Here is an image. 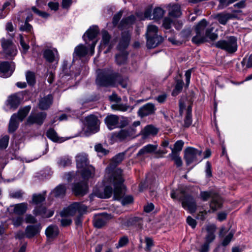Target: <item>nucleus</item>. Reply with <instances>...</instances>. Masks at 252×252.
Segmentation results:
<instances>
[{
    "mask_svg": "<svg viewBox=\"0 0 252 252\" xmlns=\"http://www.w3.org/2000/svg\"><path fill=\"white\" fill-rule=\"evenodd\" d=\"M88 52V49L86 46L83 44H80L75 48L73 57H83L87 54Z\"/></svg>",
    "mask_w": 252,
    "mask_h": 252,
    "instance_id": "2f4dec72",
    "label": "nucleus"
},
{
    "mask_svg": "<svg viewBox=\"0 0 252 252\" xmlns=\"http://www.w3.org/2000/svg\"><path fill=\"white\" fill-rule=\"evenodd\" d=\"M111 219V216L106 213L95 215L94 219V226L96 228H101Z\"/></svg>",
    "mask_w": 252,
    "mask_h": 252,
    "instance_id": "6ab92c4d",
    "label": "nucleus"
},
{
    "mask_svg": "<svg viewBox=\"0 0 252 252\" xmlns=\"http://www.w3.org/2000/svg\"><path fill=\"white\" fill-rule=\"evenodd\" d=\"M165 11L160 7H156L153 11V18L155 20L161 19L164 15Z\"/></svg>",
    "mask_w": 252,
    "mask_h": 252,
    "instance_id": "37998d69",
    "label": "nucleus"
},
{
    "mask_svg": "<svg viewBox=\"0 0 252 252\" xmlns=\"http://www.w3.org/2000/svg\"><path fill=\"white\" fill-rule=\"evenodd\" d=\"M172 22L173 21L170 18L166 17L163 20L162 26L165 29H170Z\"/></svg>",
    "mask_w": 252,
    "mask_h": 252,
    "instance_id": "338daca9",
    "label": "nucleus"
},
{
    "mask_svg": "<svg viewBox=\"0 0 252 252\" xmlns=\"http://www.w3.org/2000/svg\"><path fill=\"white\" fill-rule=\"evenodd\" d=\"M15 70V66L12 63L2 62L0 63V76L3 78L10 77Z\"/></svg>",
    "mask_w": 252,
    "mask_h": 252,
    "instance_id": "2eb2a0df",
    "label": "nucleus"
},
{
    "mask_svg": "<svg viewBox=\"0 0 252 252\" xmlns=\"http://www.w3.org/2000/svg\"><path fill=\"white\" fill-rule=\"evenodd\" d=\"M126 55L124 53L116 55V61L118 64L124 63L126 62Z\"/></svg>",
    "mask_w": 252,
    "mask_h": 252,
    "instance_id": "13d9d810",
    "label": "nucleus"
},
{
    "mask_svg": "<svg viewBox=\"0 0 252 252\" xmlns=\"http://www.w3.org/2000/svg\"><path fill=\"white\" fill-rule=\"evenodd\" d=\"M45 199L44 194L41 193L33 194L32 197V203L38 205L43 202Z\"/></svg>",
    "mask_w": 252,
    "mask_h": 252,
    "instance_id": "c03bdc74",
    "label": "nucleus"
},
{
    "mask_svg": "<svg viewBox=\"0 0 252 252\" xmlns=\"http://www.w3.org/2000/svg\"><path fill=\"white\" fill-rule=\"evenodd\" d=\"M201 199L206 201L211 198V200L210 202V207L214 212L218 209L221 208L222 204L221 197L217 193L212 191H201L200 193Z\"/></svg>",
    "mask_w": 252,
    "mask_h": 252,
    "instance_id": "39448f33",
    "label": "nucleus"
},
{
    "mask_svg": "<svg viewBox=\"0 0 252 252\" xmlns=\"http://www.w3.org/2000/svg\"><path fill=\"white\" fill-rule=\"evenodd\" d=\"M128 238L127 236H124L120 238L118 244H116V248L119 249L125 246L128 243Z\"/></svg>",
    "mask_w": 252,
    "mask_h": 252,
    "instance_id": "6e6d98bb",
    "label": "nucleus"
},
{
    "mask_svg": "<svg viewBox=\"0 0 252 252\" xmlns=\"http://www.w3.org/2000/svg\"><path fill=\"white\" fill-rule=\"evenodd\" d=\"M66 191V187L64 185H59L53 190L51 194L56 197H63Z\"/></svg>",
    "mask_w": 252,
    "mask_h": 252,
    "instance_id": "4c0bfd02",
    "label": "nucleus"
},
{
    "mask_svg": "<svg viewBox=\"0 0 252 252\" xmlns=\"http://www.w3.org/2000/svg\"><path fill=\"white\" fill-rule=\"evenodd\" d=\"M213 31L214 28L213 27H208L206 29L204 34L205 41H207V38H209L211 40H215L218 38V34L213 32Z\"/></svg>",
    "mask_w": 252,
    "mask_h": 252,
    "instance_id": "ea45409f",
    "label": "nucleus"
},
{
    "mask_svg": "<svg viewBox=\"0 0 252 252\" xmlns=\"http://www.w3.org/2000/svg\"><path fill=\"white\" fill-rule=\"evenodd\" d=\"M19 122L20 121L17 119L16 114H13L11 117L9 124L8 131L9 132H13L17 129Z\"/></svg>",
    "mask_w": 252,
    "mask_h": 252,
    "instance_id": "72a5a7b5",
    "label": "nucleus"
},
{
    "mask_svg": "<svg viewBox=\"0 0 252 252\" xmlns=\"http://www.w3.org/2000/svg\"><path fill=\"white\" fill-rule=\"evenodd\" d=\"M156 110L154 104L148 103L139 108L138 113L140 116L143 117L154 114Z\"/></svg>",
    "mask_w": 252,
    "mask_h": 252,
    "instance_id": "aec40b11",
    "label": "nucleus"
},
{
    "mask_svg": "<svg viewBox=\"0 0 252 252\" xmlns=\"http://www.w3.org/2000/svg\"><path fill=\"white\" fill-rule=\"evenodd\" d=\"M135 17L134 15H130L125 19H123L121 22V24L123 26L130 25L134 23Z\"/></svg>",
    "mask_w": 252,
    "mask_h": 252,
    "instance_id": "8fccbe9b",
    "label": "nucleus"
},
{
    "mask_svg": "<svg viewBox=\"0 0 252 252\" xmlns=\"http://www.w3.org/2000/svg\"><path fill=\"white\" fill-rule=\"evenodd\" d=\"M87 210V207L80 202H74L71 204L67 208L64 209L61 212L62 217L68 216H73L78 212L80 216L86 213Z\"/></svg>",
    "mask_w": 252,
    "mask_h": 252,
    "instance_id": "0eeeda50",
    "label": "nucleus"
},
{
    "mask_svg": "<svg viewBox=\"0 0 252 252\" xmlns=\"http://www.w3.org/2000/svg\"><path fill=\"white\" fill-rule=\"evenodd\" d=\"M183 207L189 213H194L196 210V202L191 196H185L182 200Z\"/></svg>",
    "mask_w": 252,
    "mask_h": 252,
    "instance_id": "dca6fc26",
    "label": "nucleus"
},
{
    "mask_svg": "<svg viewBox=\"0 0 252 252\" xmlns=\"http://www.w3.org/2000/svg\"><path fill=\"white\" fill-rule=\"evenodd\" d=\"M136 134V128L129 127L127 129H121L119 132H114L112 136L115 140L122 141Z\"/></svg>",
    "mask_w": 252,
    "mask_h": 252,
    "instance_id": "ddd939ff",
    "label": "nucleus"
},
{
    "mask_svg": "<svg viewBox=\"0 0 252 252\" xmlns=\"http://www.w3.org/2000/svg\"><path fill=\"white\" fill-rule=\"evenodd\" d=\"M208 25V22L205 19L201 20L195 27L196 35L192 38V41L196 44H200L205 42L204 31Z\"/></svg>",
    "mask_w": 252,
    "mask_h": 252,
    "instance_id": "1a4fd4ad",
    "label": "nucleus"
},
{
    "mask_svg": "<svg viewBox=\"0 0 252 252\" xmlns=\"http://www.w3.org/2000/svg\"><path fill=\"white\" fill-rule=\"evenodd\" d=\"M128 226H135L138 228H141L143 225V220L141 218L138 217H132L127 221Z\"/></svg>",
    "mask_w": 252,
    "mask_h": 252,
    "instance_id": "c9c22d12",
    "label": "nucleus"
},
{
    "mask_svg": "<svg viewBox=\"0 0 252 252\" xmlns=\"http://www.w3.org/2000/svg\"><path fill=\"white\" fill-rule=\"evenodd\" d=\"M87 131L90 133H94L99 130V121L94 115H90L85 118Z\"/></svg>",
    "mask_w": 252,
    "mask_h": 252,
    "instance_id": "4468645a",
    "label": "nucleus"
},
{
    "mask_svg": "<svg viewBox=\"0 0 252 252\" xmlns=\"http://www.w3.org/2000/svg\"><path fill=\"white\" fill-rule=\"evenodd\" d=\"M47 114L45 112H40L37 114H31L27 119V123L28 124H36L38 125H41L45 119H46Z\"/></svg>",
    "mask_w": 252,
    "mask_h": 252,
    "instance_id": "a211bd4d",
    "label": "nucleus"
},
{
    "mask_svg": "<svg viewBox=\"0 0 252 252\" xmlns=\"http://www.w3.org/2000/svg\"><path fill=\"white\" fill-rule=\"evenodd\" d=\"M71 158L68 156H64L59 158L58 160V166L61 167H65L71 164Z\"/></svg>",
    "mask_w": 252,
    "mask_h": 252,
    "instance_id": "a19ab883",
    "label": "nucleus"
},
{
    "mask_svg": "<svg viewBox=\"0 0 252 252\" xmlns=\"http://www.w3.org/2000/svg\"><path fill=\"white\" fill-rule=\"evenodd\" d=\"M54 213L53 210H47L46 207L43 206H36L33 210V213L35 216H40L42 218H50L53 215Z\"/></svg>",
    "mask_w": 252,
    "mask_h": 252,
    "instance_id": "4be33fe9",
    "label": "nucleus"
},
{
    "mask_svg": "<svg viewBox=\"0 0 252 252\" xmlns=\"http://www.w3.org/2000/svg\"><path fill=\"white\" fill-rule=\"evenodd\" d=\"M41 229L42 226L40 223L29 225L27 226L25 229V235L28 238H32L34 236L38 235L40 234Z\"/></svg>",
    "mask_w": 252,
    "mask_h": 252,
    "instance_id": "f3484780",
    "label": "nucleus"
},
{
    "mask_svg": "<svg viewBox=\"0 0 252 252\" xmlns=\"http://www.w3.org/2000/svg\"><path fill=\"white\" fill-rule=\"evenodd\" d=\"M207 234L204 238V243L201 245L199 252H208L210 245L216 238L215 234L216 226L214 224L208 225L206 226Z\"/></svg>",
    "mask_w": 252,
    "mask_h": 252,
    "instance_id": "6e6552de",
    "label": "nucleus"
},
{
    "mask_svg": "<svg viewBox=\"0 0 252 252\" xmlns=\"http://www.w3.org/2000/svg\"><path fill=\"white\" fill-rule=\"evenodd\" d=\"M59 233L58 228L57 226L51 225L49 226L45 230L46 236L49 238L56 237Z\"/></svg>",
    "mask_w": 252,
    "mask_h": 252,
    "instance_id": "e433bc0d",
    "label": "nucleus"
},
{
    "mask_svg": "<svg viewBox=\"0 0 252 252\" xmlns=\"http://www.w3.org/2000/svg\"><path fill=\"white\" fill-rule=\"evenodd\" d=\"M46 136L53 141L58 142L59 141V138L58 136L57 132L52 128H49L47 130L46 132Z\"/></svg>",
    "mask_w": 252,
    "mask_h": 252,
    "instance_id": "49530a36",
    "label": "nucleus"
},
{
    "mask_svg": "<svg viewBox=\"0 0 252 252\" xmlns=\"http://www.w3.org/2000/svg\"><path fill=\"white\" fill-rule=\"evenodd\" d=\"M158 28L153 25L147 27L146 37L147 46L148 48H154L158 46L163 41V38L158 33Z\"/></svg>",
    "mask_w": 252,
    "mask_h": 252,
    "instance_id": "20e7f679",
    "label": "nucleus"
},
{
    "mask_svg": "<svg viewBox=\"0 0 252 252\" xmlns=\"http://www.w3.org/2000/svg\"><path fill=\"white\" fill-rule=\"evenodd\" d=\"M20 103V98L16 94H12L8 97L6 105L10 108L16 109Z\"/></svg>",
    "mask_w": 252,
    "mask_h": 252,
    "instance_id": "cd10ccee",
    "label": "nucleus"
},
{
    "mask_svg": "<svg viewBox=\"0 0 252 252\" xmlns=\"http://www.w3.org/2000/svg\"><path fill=\"white\" fill-rule=\"evenodd\" d=\"M234 18H235L234 14L226 12H221L215 16V18L217 19L220 24L223 25H226L230 19H233Z\"/></svg>",
    "mask_w": 252,
    "mask_h": 252,
    "instance_id": "a878e982",
    "label": "nucleus"
},
{
    "mask_svg": "<svg viewBox=\"0 0 252 252\" xmlns=\"http://www.w3.org/2000/svg\"><path fill=\"white\" fill-rule=\"evenodd\" d=\"M111 108L114 110H117L122 112H125L128 110L130 106L126 104L116 103L111 105Z\"/></svg>",
    "mask_w": 252,
    "mask_h": 252,
    "instance_id": "a18cd8bd",
    "label": "nucleus"
},
{
    "mask_svg": "<svg viewBox=\"0 0 252 252\" xmlns=\"http://www.w3.org/2000/svg\"><path fill=\"white\" fill-rule=\"evenodd\" d=\"M237 38L230 36L225 40H220L215 43V46L229 53L235 52L237 50Z\"/></svg>",
    "mask_w": 252,
    "mask_h": 252,
    "instance_id": "423d86ee",
    "label": "nucleus"
},
{
    "mask_svg": "<svg viewBox=\"0 0 252 252\" xmlns=\"http://www.w3.org/2000/svg\"><path fill=\"white\" fill-rule=\"evenodd\" d=\"M169 15L173 17H179L182 15L181 7L179 4L173 5L169 12Z\"/></svg>",
    "mask_w": 252,
    "mask_h": 252,
    "instance_id": "79ce46f5",
    "label": "nucleus"
},
{
    "mask_svg": "<svg viewBox=\"0 0 252 252\" xmlns=\"http://www.w3.org/2000/svg\"><path fill=\"white\" fill-rule=\"evenodd\" d=\"M26 80L29 85H33L35 83V74L32 71H28L26 74Z\"/></svg>",
    "mask_w": 252,
    "mask_h": 252,
    "instance_id": "de8ad7c7",
    "label": "nucleus"
},
{
    "mask_svg": "<svg viewBox=\"0 0 252 252\" xmlns=\"http://www.w3.org/2000/svg\"><path fill=\"white\" fill-rule=\"evenodd\" d=\"M219 4L217 6L218 10H221L226 7L231 3H229V0H219Z\"/></svg>",
    "mask_w": 252,
    "mask_h": 252,
    "instance_id": "0e129e2a",
    "label": "nucleus"
},
{
    "mask_svg": "<svg viewBox=\"0 0 252 252\" xmlns=\"http://www.w3.org/2000/svg\"><path fill=\"white\" fill-rule=\"evenodd\" d=\"M76 166L82 178L87 180L92 178L95 174L94 168L89 164L88 156L85 153L78 154L76 157Z\"/></svg>",
    "mask_w": 252,
    "mask_h": 252,
    "instance_id": "7ed1b4c3",
    "label": "nucleus"
},
{
    "mask_svg": "<svg viewBox=\"0 0 252 252\" xmlns=\"http://www.w3.org/2000/svg\"><path fill=\"white\" fill-rule=\"evenodd\" d=\"M118 81L123 88H126L127 84L126 80L121 81L119 73L109 69L97 71L96 83L98 86H113Z\"/></svg>",
    "mask_w": 252,
    "mask_h": 252,
    "instance_id": "f03ea898",
    "label": "nucleus"
},
{
    "mask_svg": "<svg viewBox=\"0 0 252 252\" xmlns=\"http://www.w3.org/2000/svg\"><path fill=\"white\" fill-rule=\"evenodd\" d=\"M43 56L49 63H52L58 60V53L56 49H46L43 52Z\"/></svg>",
    "mask_w": 252,
    "mask_h": 252,
    "instance_id": "393cba45",
    "label": "nucleus"
},
{
    "mask_svg": "<svg viewBox=\"0 0 252 252\" xmlns=\"http://www.w3.org/2000/svg\"><path fill=\"white\" fill-rule=\"evenodd\" d=\"M25 221L27 223H35L37 221L35 217L31 214H28L25 217Z\"/></svg>",
    "mask_w": 252,
    "mask_h": 252,
    "instance_id": "774afa93",
    "label": "nucleus"
},
{
    "mask_svg": "<svg viewBox=\"0 0 252 252\" xmlns=\"http://www.w3.org/2000/svg\"><path fill=\"white\" fill-rule=\"evenodd\" d=\"M10 6L12 7H15V2L13 0H8L6 1L0 8V19L5 17L6 15V11L9 9L8 7Z\"/></svg>",
    "mask_w": 252,
    "mask_h": 252,
    "instance_id": "f704fd0d",
    "label": "nucleus"
},
{
    "mask_svg": "<svg viewBox=\"0 0 252 252\" xmlns=\"http://www.w3.org/2000/svg\"><path fill=\"white\" fill-rule=\"evenodd\" d=\"M31 110V106H26L20 109L17 113H16L17 115V119L20 121H22L23 119L27 116L29 112Z\"/></svg>",
    "mask_w": 252,
    "mask_h": 252,
    "instance_id": "58836bf2",
    "label": "nucleus"
},
{
    "mask_svg": "<svg viewBox=\"0 0 252 252\" xmlns=\"http://www.w3.org/2000/svg\"><path fill=\"white\" fill-rule=\"evenodd\" d=\"M130 34L128 32H124L122 34V38L119 44V49L126 48L129 43Z\"/></svg>",
    "mask_w": 252,
    "mask_h": 252,
    "instance_id": "7c9ffc66",
    "label": "nucleus"
},
{
    "mask_svg": "<svg viewBox=\"0 0 252 252\" xmlns=\"http://www.w3.org/2000/svg\"><path fill=\"white\" fill-rule=\"evenodd\" d=\"M20 43L23 49V52L26 53L29 49V46L24 41V37L22 34H20Z\"/></svg>",
    "mask_w": 252,
    "mask_h": 252,
    "instance_id": "e2e57ef3",
    "label": "nucleus"
},
{
    "mask_svg": "<svg viewBox=\"0 0 252 252\" xmlns=\"http://www.w3.org/2000/svg\"><path fill=\"white\" fill-rule=\"evenodd\" d=\"M19 30L20 31L25 32H32V27L31 25L29 24L28 18L26 19L24 24L20 26Z\"/></svg>",
    "mask_w": 252,
    "mask_h": 252,
    "instance_id": "09e8293b",
    "label": "nucleus"
},
{
    "mask_svg": "<svg viewBox=\"0 0 252 252\" xmlns=\"http://www.w3.org/2000/svg\"><path fill=\"white\" fill-rule=\"evenodd\" d=\"M72 191L76 196H83L88 192V186L86 183L81 182L77 183L73 186Z\"/></svg>",
    "mask_w": 252,
    "mask_h": 252,
    "instance_id": "412c9836",
    "label": "nucleus"
},
{
    "mask_svg": "<svg viewBox=\"0 0 252 252\" xmlns=\"http://www.w3.org/2000/svg\"><path fill=\"white\" fill-rule=\"evenodd\" d=\"M202 154V151L194 148L189 147L185 150L184 158L187 164L189 165L193 162H197L198 157Z\"/></svg>",
    "mask_w": 252,
    "mask_h": 252,
    "instance_id": "f8f14e48",
    "label": "nucleus"
},
{
    "mask_svg": "<svg viewBox=\"0 0 252 252\" xmlns=\"http://www.w3.org/2000/svg\"><path fill=\"white\" fill-rule=\"evenodd\" d=\"M99 32V30L97 26H93L90 27V28L86 31L83 38L86 41V43H88V40L86 39L88 38L89 41L93 40L97 36Z\"/></svg>",
    "mask_w": 252,
    "mask_h": 252,
    "instance_id": "b1692460",
    "label": "nucleus"
},
{
    "mask_svg": "<svg viewBox=\"0 0 252 252\" xmlns=\"http://www.w3.org/2000/svg\"><path fill=\"white\" fill-rule=\"evenodd\" d=\"M184 145V142L182 140H179L175 143L174 147L170 146V149L177 152H180L182 150Z\"/></svg>",
    "mask_w": 252,
    "mask_h": 252,
    "instance_id": "4d7b16f0",
    "label": "nucleus"
},
{
    "mask_svg": "<svg viewBox=\"0 0 252 252\" xmlns=\"http://www.w3.org/2000/svg\"><path fill=\"white\" fill-rule=\"evenodd\" d=\"M105 185H106L104 189L103 192H99L97 191L95 192L94 193L96 196H97L99 198H108L111 197L112 194V193H114V198L115 199L119 200L122 198L124 194V189L125 186L123 184V187L122 188V192L123 194L120 197H117L115 195V187L114 185L112 183H108L105 180V178L103 180Z\"/></svg>",
    "mask_w": 252,
    "mask_h": 252,
    "instance_id": "9d476101",
    "label": "nucleus"
},
{
    "mask_svg": "<svg viewBox=\"0 0 252 252\" xmlns=\"http://www.w3.org/2000/svg\"><path fill=\"white\" fill-rule=\"evenodd\" d=\"M12 223L15 227H18L22 225L23 219L21 217H17L11 219Z\"/></svg>",
    "mask_w": 252,
    "mask_h": 252,
    "instance_id": "680f3d73",
    "label": "nucleus"
},
{
    "mask_svg": "<svg viewBox=\"0 0 252 252\" xmlns=\"http://www.w3.org/2000/svg\"><path fill=\"white\" fill-rule=\"evenodd\" d=\"M109 129L112 130L119 127V117L115 115H110L107 116L104 120Z\"/></svg>",
    "mask_w": 252,
    "mask_h": 252,
    "instance_id": "5701e85b",
    "label": "nucleus"
},
{
    "mask_svg": "<svg viewBox=\"0 0 252 252\" xmlns=\"http://www.w3.org/2000/svg\"><path fill=\"white\" fill-rule=\"evenodd\" d=\"M125 153H120L113 157L105 169V180L112 183L115 187V195L120 197L123 194L122 188L125 181L123 170L116 166L124 159Z\"/></svg>",
    "mask_w": 252,
    "mask_h": 252,
    "instance_id": "f257e3e1",
    "label": "nucleus"
},
{
    "mask_svg": "<svg viewBox=\"0 0 252 252\" xmlns=\"http://www.w3.org/2000/svg\"><path fill=\"white\" fill-rule=\"evenodd\" d=\"M192 123L191 112L190 107L188 108V111L185 119L184 120V125L186 127H189Z\"/></svg>",
    "mask_w": 252,
    "mask_h": 252,
    "instance_id": "864d4df0",
    "label": "nucleus"
},
{
    "mask_svg": "<svg viewBox=\"0 0 252 252\" xmlns=\"http://www.w3.org/2000/svg\"><path fill=\"white\" fill-rule=\"evenodd\" d=\"M184 82L182 80H178L176 82L174 90L172 93L173 96L177 95L179 92L182 90Z\"/></svg>",
    "mask_w": 252,
    "mask_h": 252,
    "instance_id": "603ef678",
    "label": "nucleus"
},
{
    "mask_svg": "<svg viewBox=\"0 0 252 252\" xmlns=\"http://www.w3.org/2000/svg\"><path fill=\"white\" fill-rule=\"evenodd\" d=\"M9 136L5 135L0 139V149H5L8 144Z\"/></svg>",
    "mask_w": 252,
    "mask_h": 252,
    "instance_id": "bf43d9fd",
    "label": "nucleus"
},
{
    "mask_svg": "<svg viewBox=\"0 0 252 252\" xmlns=\"http://www.w3.org/2000/svg\"><path fill=\"white\" fill-rule=\"evenodd\" d=\"M13 212L17 215H23L25 213L28 209V204L26 202L13 205Z\"/></svg>",
    "mask_w": 252,
    "mask_h": 252,
    "instance_id": "473e14b6",
    "label": "nucleus"
},
{
    "mask_svg": "<svg viewBox=\"0 0 252 252\" xmlns=\"http://www.w3.org/2000/svg\"><path fill=\"white\" fill-rule=\"evenodd\" d=\"M32 9L34 13H35L36 14H37V15H38L39 16H40L43 18H47L50 15L48 13H47L46 12L41 11L39 10L38 9H37L34 6L32 7Z\"/></svg>",
    "mask_w": 252,
    "mask_h": 252,
    "instance_id": "69168bd1",
    "label": "nucleus"
},
{
    "mask_svg": "<svg viewBox=\"0 0 252 252\" xmlns=\"http://www.w3.org/2000/svg\"><path fill=\"white\" fill-rule=\"evenodd\" d=\"M110 38V35L109 34L108 32L106 31H103L102 32L101 45H107L109 42Z\"/></svg>",
    "mask_w": 252,
    "mask_h": 252,
    "instance_id": "3c124183",
    "label": "nucleus"
},
{
    "mask_svg": "<svg viewBox=\"0 0 252 252\" xmlns=\"http://www.w3.org/2000/svg\"><path fill=\"white\" fill-rule=\"evenodd\" d=\"M158 132V129L152 125H148L141 130L140 134L144 138L150 135H155Z\"/></svg>",
    "mask_w": 252,
    "mask_h": 252,
    "instance_id": "c85d7f7f",
    "label": "nucleus"
},
{
    "mask_svg": "<svg viewBox=\"0 0 252 252\" xmlns=\"http://www.w3.org/2000/svg\"><path fill=\"white\" fill-rule=\"evenodd\" d=\"M234 235V232L232 231H231L229 233V234L224 238V240H223L222 242V245L223 246H227L230 241H231Z\"/></svg>",
    "mask_w": 252,
    "mask_h": 252,
    "instance_id": "052dcab7",
    "label": "nucleus"
},
{
    "mask_svg": "<svg viewBox=\"0 0 252 252\" xmlns=\"http://www.w3.org/2000/svg\"><path fill=\"white\" fill-rule=\"evenodd\" d=\"M3 52L7 58L12 59L17 54L16 45L10 39H2L1 40Z\"/></svg>",
    "mask_w": 252,
    "mask_h": 252,
    "instance_id": "9b49d317",
    "label": "nucleus"
},
{
    "mask_svg": "<svg viewBox=\"0 0 252 252\" xmlns=\"http://www.w3.org/2000/svg\"><path fill=\"white\" fill-rule=\"evenodd\" d=\"M53 102V96L51 94L41 98L39 100L38 106L41 110H47L52 105Z\"/></svg>",
    "mask_w": 252,
    "mask_h": 252,
    "instance_id": "bb28decb",
    "label": "nucleus"
},
{
    "mask_svg": "<svg viewBox=\"0 0 252 252\" xmlns=\"http://www.w3.org/2000/svg\"><path fill=\"white\" fill-rule=\"evenodd\" d=\"M158 148L157 145L148 144L141 148L137 154V156H141L154 153Z\"/></svg>",
    "mask_w": 252,
    "mask_h": 252,
    "instance_id": "c756f323",
    "label": "nucleus"
},
{
    "mask_svg": "<svg viewBox=\"0 0 252 252\" xmlns=\"http://www.w3.org/2000/svg\"><path fill=\"white\" fill-rule=\"evenodd\" d=\"M94 149L96 152L99 154L100 156H104L107 155L109 151L103 148L101 144H96L94 146Z\"/></svg>",
    "mask_w": 252,
    "mask_h": 252,
    "instance_id": "5fc2aeb1",
    "label": "nucleus"
}]
</instances>
